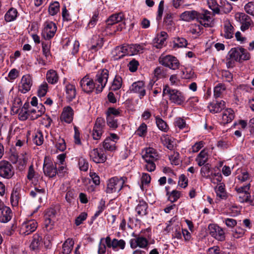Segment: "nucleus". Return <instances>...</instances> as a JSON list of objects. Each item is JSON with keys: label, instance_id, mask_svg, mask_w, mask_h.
Listing matches in <instances>:
<instances>
[{"label": "nucleus", "instance_id": "nucleus-1", "mask_svg": "<svg viewBox=\"0 0 254 254\" xmlns=\"http://www.w3.org/2000/svg\"><path fill=\"white\" fill-rule=\"evenodd\" d=\"M228 55L229 59L227 60L226 63L228 68L233 67L235 61L241 63L243 61H247L251 58L250 54L242 47L232 49Z\"/></svg>", "mask_w": 254, "mask_h": 254}, {"label": "nucleus", "instance_id": "nucleus-2", "mask_svg": "<svg viewBox=\"0 0 254 254\" xmlns=\"http://www.w3.org/2000/svg\"><path fill=\"white\" fill-rule=\"evenodd\" d=\"M168 95L170 100L178 105H182L185 101L183 94L176 89H172L168 85L164 86L163 95Z\"/></svg>", "mask_w": 254, "mask_h": 254}, {"label": "nucleus", "instance_id": "nucleus-3", "mask_svg": "<svg viewBox=\"0 0 254 254\" xmlns=\"http://www.w3.org/2000/svg\"><path fill=\"white\" fill-rule=\"evenodd\" d=\"M126 178L113 177L110 179L108 182L106 188V192L113 193L119 192L122 189L125 182Z\"/></svg>", "mask_w": 254, "mask_h": 254}, {"label": "nucleus", "instance_id": "nucleus-4", "mask_svg": "<svg viewBox=\"0 0 254 254\" xmlns=\"http://www.w3.org/2000/svg\"><path fill=\"white\" fill-rule=\"evenodd\" d=\"M160 64L173 70L178 69L180 63L178 60L174 56L170 55H161L158 59Z\"/></svg>", "mask_w": 254, "mask_h": 254}, {"label": "nucleus", "instance_id": "nucleus-5", "mask_svg": "<svg viewBox=\"0 0 254 254\" xmlns=\"http://www.w3.org/2000/svg\"><path fill=\"white\" fill-rule=\"evenodd\" d=\"M109 77V71L107 69H103L99 71L96 75L95 83L96 91L98 94L102 91L106 86Z\"/></svg>", "mask_w": 254, "mask_h": 254}, {"label": "nucleus", "instance_id": "nucleus-6", "mask_svg": "<svg viewBox=\"0 0 254 254\" xmlns=\"http://www.w3.org/2000/svg\"><path fill=\"white\" fill-rule=\"evenodd\" d=\"M14 174L13 168L10 162L6 160L0 161V177L9 179Z\"/></svg>", "mask_w": 254, "mask_h": 254}, {"label": "nucleus", "instance_id": "nucleus-7", "mask_svg": "<svg viewBox=\"0 0 254 254\" xmlns=\"http://www.w3.org/2000/svg\"><path fill=\"white\" fill-rule=\"evenodd\" d=\"M44 26L42 36L45 40H49L55 36L57 27L56 24L52 21L45 22Z\"/></svg>", "mask_w": 254, "mask_h": 254}, {"label": "nucleus", "instance_id": "nucleus-8", "mask_svg": "<svg viewBox=\"0 0 254 254\" xmlns=\"http://www.w3.org/2000/svg\"><path fill=\"white\" fill-rule=\"evenodd\" d=\"M104 126V120L102 118H98L95 122L92 133L93 138L94 140L100 139L103 132Z\"/></svg>", "mask_w": 254, "mask_h": 254}, {"label": "nucleus", "instance_id": "nucleus-9", "mask_svg": "<svg viewBox=\"0 0 254 254\" xmlns=\"http://www.w3.org/2000/svg\"><path fill=\"white\" fill-rule=\"evenodd\" d=\"M208 228L209 233L212 237L220 241L225 240L224 232L219 226L216 224H210L209 225Z\"/></svg>", "mask_w": 254, "mask_h": 254}, {"label": "nucleus", "instance_id": "nucleus-10", "mask_svg": "<svg viewBox=\"0 0 254 254\" xmlns=\"http://www.w3.org/2000/svg\"><path fill=\"white\" fill-rule=\"evenodd\" d=\"M132 236L135 237V238L130 240L129 244L131 248L134 249L137 247L142 249L147 248L149 242L146 238L142 236H136L134 233H133Z\"/></svg>", "mask_w": 254, "mask_h": 254}, {"label": "nucleus", "instance_id": "nucleus-11", "mask_svg": "<svg viewBox=\"0 0 254 254\" xmlns=\"http://www.w3.org/2000/svg\"><path fill=\"white\" fill-rule=\"evenodd\" d=\"M80 86L84 92L91 93L93 89L96 88V84L92 79L85 76L80 80Z\"/></svg>", "mask_w": 254, "mask_h": 254}, {"label": "nucleus", "instance_id": "nucleus-12", "mask_svg": "<svg viewBox=\"0 0 254 254\" xmlns=\"http://www.w3.org/2000/svg\"><path fill=\"white\" fill-rule=\"evenodd\" d=\"M32 85V79L29 74H26L22 76L19 85V91L22 93L28 92Z\"/></svg>", "mask_w": 254, "mask_h": 254}, {"label": "nucleus", "instance_id": "nucleus-13", "mask_svg": "<svg viewBox=\"0 0 254 254\" xmlns=\"http://www.w3.org/2000/svg\"><path fill=\"white\" fill-rule=\"evenodd\" d=\"M37 227V223L34 220H30L22 224L20 233L24 235H28L35 231Z\"/></svg>", "mask_w": 254, "mask_h": 254}, {"label": "nucleus", "instance_id": "nucleus-14", "mask_svg": "<svg viewBox=\"0 0 254 254\" xmlns=\"http://www.w3.org/2000/svg\"><path fill=\"white\" fill-rule=\"evenodd\" d=\"M90 159L96 163H102L106 161V156L102 149L94 148L89 153Z\"/></svg>", "mask_w": 254, "mask_h": 254}, {"label": "nucleus", "instance_id": "nucleus-15", "mask_svg": "<svg viewBox=\"0 0 254 254\" xmlns=\"http://www.w3.org/2000/svg\"><path fill=\"white\" fill-rule=\"evenodd\" d=\"M103 46V38L99 36H94L91 39L90 43L88 44V50L92 53H94Z\"/></svg>", "mask_w": 254, "mask_h": 254}, {"label": "nucleus", "instance_id": "nucleus-16", "mask_svg": "<svg viewBox=\"0 0 254 254\" xmlns=\"http://www.w3.org/2000/svg\"><path fill=\"white\" fill-rule=\"evenodd\" d=\"M131 92L138 94L139 98L142 99L146 94L144 83L142 81L133 82L129 87Z\"/></svg>", "mask_w": 254, "mask_h": 254}, {"label": "nucleus", "instance_id": "nucleus-17", "mask_svg": "<svg viewBox=\"0 0 254 254\" xmlns=\"http://www.w3.org/2000/svg\"><path fill=\"white\" fill-rule=\"evenodd\" d=\"M211 12L206 10L202 13L198 12L197 20H199L200 23L205 27L211 26Z\"/></svg>", "mask_w": 254, "mask_h": 254}, {"label": "nucleus", "instance_id": "nucleus-18", "mask_svg": "<svg viewBox=\"0 0 254 254\" xmlns=\"http://www.w3.org/2000/svg\"><path fill=\"white\" fill-rule=\"evenodd\" d=\"M53 143L55 144L56 148L61 151H64L66 149L64 140L61 138L58 133H51Z\"/></svg>", "mask_w": 254, "mask_h": 254}, {"label": "nucleus", "instance_id": "nucleus-19", "mask_svg": "<svg viewBox=\"0 0 254 254\" xmlns=\"http://www.w3.org/2000/svg\"><path fill=\"white\" fill-rule=\"evenodd\" d=\"M43 171L45 175L50 178L55 177L57 173V169L56 165H54L52 163H44Z\"/></svg>", "mask_w": 254, "mask_h": 254}, {"label": "nucleus", "instance_id": "nucleus-20", "mask_svg": "<svg viewBox=\"0 0 254 254\" xmlns=\"http://www.w3.org/2000/svg\"><path fill=\"white\" fill-rule=\"evenodd\" d=\"M142 158L145 162L155 161L158 159L157 151L153 148H146L145 152L142 155Z\"/></svg>", "mask_w": 254, "mask_h": 254}, {"label": "nucleus", "instance_id": "nucleus-21", "mask_svg": "<svg viewBox=\"0 0 254 254\" xmlns=\"http://www.w3.org/2000/svg\"><path fill=\"white\" fill-rule=\"evenodd\" d=\"M73 111L70 107L64 108L61 116V120L67 124L70 123L73 120Z\"/></svg>", "mask_w": 254, "mask_h": 254}, {"label": "nucleus", "instance_id": "nucleus-22", "mask_svg": "<svg viewBox=\"0 0 254 254\" xmlns=\"http://www.w3.org/2000/svg\"><path fill=\"white\" fill-rule=\"evenodd\" d=\"M168 37L167 33L165 31H162L158 34L153 40L154 47L157 49H161L164 45L165 42Z\"/></svg>", "mask_w": 254, "mask_h": 254}, {"label": "nucleus", "instance_id": "nucleus-23", "mask_svg": "<svg viewBox=\"0 0 254 254\" xmlns=\"http://www.w3.org/2000/svg\"><path fill=\"white\" fill-rule=\"evenodd\" d=\"M239 17L240 22L242 23L241 30L244 31L248 29L252 22L250 17L244 13H240Z\"/></svg>", "mask_w": 254, "mask_h": 254}, {"label": "nucleus", "instance_id": "nucleus-24", "mask_svg": "<svg viewBox=\"0 0 254 254\" xmlns=\"http://www.w3.org/2000/svg\"><path fill=\"white\" fill-rule=\"evenodd\" d=\"M225 102L221 100L215 103H210L208 106V108L211 113L215 114L220 112L225 108Z\"/></svg>", "mask_w": 254, "mask_h": 254}, {"label": "nucleus", "instance_id": "nucleus-25", "mask_svg": "<svg viewBox=\"0 0 254 254\" xmlns=\"http://www.w3.org/2000/svg\"><path fill=\"white\" fill-rule=\"evenodd\" d=\"M197 15L198 12L195 10L186 11L181 14L180 18L182 20L190 22L195 18L197 20Z\"/></svg>", "mask_w": 254, "mask_h": 254}, {"label": "nucleus", "instance_id": "nucleus-26", "mask_svg": "<svg viewBox=\"0 0 254 254\" xmlns=\"http://www.w3.org/2000/svg\"><path fill=\"white\" fill-rule=\"evenodd\" d=\"M66 98L68 101H71L74 99L76 95L75 87L71 84H68L65 86Z\"/></svg>", "mask_w": 254, "mask_h": 254}, {"label": "nucleus", "instance_id": "nucleus-27", "mask_svg": "<svg viewBox=\"0 0 254 254\" xmlns=\"http://www.w3.org/2000/svg\"><path fill=\"white\" fill-rule=\"evenodd\" d=\"M124 19V15L123 13L120 12L111 15L107 20L106 22L108 25H113L121 22Z\"/></svg>", "mask_w": 254, "mask_h": 254}, {"label": "nucleus", "instance_id": "nucleus-28", "mask_svg": "<svg viewBox=\"0 0 254 254\" xmlns=\"http://www.w3.org/2000/svg\"><path fill=\"white\" fill-rule=\"evenodd\" d=\"M1 211V215L0 217V221L2 223L8 222L12 217V213L10 208L5 206L3 207Z\"/></svg>", "mask_w": 254, "mask_h": 254}, {"label": "nucleus", "instance_id": "nucleus-29", "mask_svg": "<svg viewBox=\"0 0 254 254\" xmlns=\"http://www.w3.org/2000/svg\"><path fill=\"white\" fill-rule=\"evenodd\" d=\"M46 79L49 83L54 84L58 82L59 76L55 70L51 69L47 71Z\"/></svg>", "mask_w": 254, "mask_h": 254}, {"label": "nucleus", "instance_id": "nucleus-30", "mask_svg": "<svg viewBox=\"0 0 254 254\" xmlns=\"http://www.w3.org/2000/svg\"><path fill=\"white\" fill-rule=\"evenodd\" d=\"M207 160L208 154L204 150L201 151L195 159V161L197 162L199 166H202L206 164Z\"/></svg>", "mask_w": 254, "mask_h": 254}, {"label": "nucleus", "instance_id": "nucleus-31", "mask_svg": "<svg viewBox=\"0 0 254 254\" xmlns=\"http://www.w3.org/2000/svg\"><path fill=\"white\" fill-rule=\"evenodd\" d=\"M148 205L144 201H139L135 208L137 214L140 216L145 215L147 213Z\"/></svg>", "mask_w": 254, "mask_h": 254}, {"label": "nucleus", "instance_id": "nucleus-32", "mask_svg": "<svg viewBox=\"0 0 254 254\" xmlns=\"http://www.w3.org/2000/svg\"><path fill=\"white\" fill-rule=\"evenodd\" d=\"M74 245V241L72 239H67L63 245V253L69 254Z\"/></svg>", "mask_w": 254, "mask_h": 254}, {"label": "nucleus", "instance_id": "nucleus-33", "mask_svg": "<svg viewBox=\"0 0 254 254\" xmlns=\"http://www.w3.org/2000/svg\"><path fill=\"white\" fill-rule=\"evenodd\" d=\"M217 197L222 199L227 198V193L225 189V185L223 183H220L215 189Z\"/></svg>", "mask_w": 254, "mask_h": 254}, {"label": "nucleus", "instance_id": "nucleus-34", "mask_svg": "<svg viewBox=\"0 0 254 254\" xmlns=\"http://www.w3.org/2000/svg\"><path fill=\"white\" fill-rule=\"evenodd\" d=\"M17 16V11L15 8H11L6 13L4 16L5 20L6 22L14 21Z\"/></svg>", "mask_w": 254, "mask_h": 254}, {"label": "nucleus", "instance_id": "nucleus-35", "mask_svg": "<svg viewBox=\"0 0 254 254\" xmlns=\"http://www.w3.org/2000/svg\"><path fill=\"white\" fill-rule=\"evenodd\" d=\"M103 147L105 150L113 151L116 149L115 142L110 137H107L103 142Z\"/></svg>", "mask_w": 254, "mask_h": 254}, {"label": "nucleus", "instance_id": "nucleus-36", "mask_svg": "<svg viewBox=\"0 0 254 254\" xmlns=\"http://www.w3.org/2000/svg\"><path fill=\"white\" fill-rule=\"evenodd\" d=\"M169 187H166L165 189L167 190L166 195L168 196V200L171 202L176 201L181 196V193L180 191L177 190H173L171 193L168 191Z\"/></svg>", "mask_w": 254, "mask_h": 254}, {"label": "nucleus", "instance_id": "nucleus-37", "mask_svg": "<svg viewBox=\"0 0 254 254\" xmlns=\"http://www.w3.org/2000/svg\"><path fill=\"white\" fill-rule=\"evenodd\" d=\"M51 43L50 41H43L42 42L43 54L47 59H49L51 57L50 51Z\"/></svg>", "mask_w": 254, "mask_h": 254}, {"label": "nucleus", "instance_id": "nucleus-38", "mask_svg": "<svg viewBox=\"0 0 254 254\" xmlns=\"http://www.w3.org/2000/svg\"><path fill=\"white\" fill-rule=\"evenodd\" d=\"M234 113L231 109H227L223 113L222 119L226 123L231 122L234 119Z\"/></svg>", "mask_w": 254, "mask_h": 254}, {"label": "nucleus", "instance_id": "nucleus-39", "mask_svg": "<svg viewBox=\"0 0 254 254\" xmlns=\"http://www.w3.org/2000/svg\"><path fill=\"white\" fill-rule=\"evenodd\" d=\"M164 24L167 29L171 30L174 26V22L173 21V16L171 13L166 14L164 18Z\"/></svg>", "mask_w": 254, "mask_h": 254}, {"label": "nucleus", "instance_id": "nucleus-40", "mask_svg": "<svg viewBox=\"0 0 254 254\" xmlns=\"http://www.w3.org/2000/svg\"><path fill=\"white\" fill-rule=\"evenodd\" d=\"M155 120L157 126L159 129L164 132H167L169 129V127L166 123L158 116L156 117Z\"/></svg>", "mask_w": 254, "mask_h": 254}, {"label": "nucleus", "instance_id": "nucleus-41", "mask_svg": "<svg viewBox=\"0 0 254 254\" xmlns=\"http://www.w3.org/2000/svg\"><path fill=\"white\" fill-rule=\"evenodd\" d=\"M122 85V78L119 75H116L112 82L111 89L114 91L119 90Z\"/></svg>", "mask_w": 254, "mask_h": 254}, {"label": "nucleus", "instance_id": "nucleus-42", "mask_svg": "<svg viewBox=\"0 0 254 254\" xmlns=\"http://www.w3.org/2000/svg\"><path fill=\"white\" fill-rule=\"evenodd\" d=\"M42 238L38 235H34L32 241L30 245V248L32 250L37 249L41 244Z\"/></svg>", "mask_w": 254, "mask_h": 254}, {"label": "nucleus", "instance_id": "nucleus-43", "mask_svg": "<svg viewBox=\"0 0 254 254\" xmlns=\"http://www.w3.org/2000/svg\"><path fill=\"white\" fill-rule=\"evenodd\" d=\"M220 7L221 8V10L225 13H229L233 8L231 4L226 0H222L221 1Z\"/></svg>", "mask_w": 254, "mask_h": 254}, {"label": "nucleus", "instance_id": "nucleus-44", "mask_svg": "<svg viewBox=\"0 0 254 254\" xmlns=\"http://www.w3.org/2000/svg\"><path fill=\"white\" fill-rule=\"evenodd\" d=\"M224 37L227 39H231L233 37L234 34V27L230 24L228 23L224 26Z\"/></svg>", "mask_w": 254, "mask_h": 254}, {"label": "nucleus", "instance_id": "nucleus-45", "mask_svg": "<svg viewBox=\"0 0 254 254\" xmlns=\"http://www.w3.org/2000/svg\"><path fill=\"white\" fill-rule=\"evenodd\" d=\"M60 10V3L58 1H54L50 4L49 7V12L51 15H56Z\"/></svg>", "mask_w": 254, "mask_h": 254}, {"label": "nucleus", "instance_id": "nucleus-46", "mask_svg": "<svg viewBox=\"0 0 254 254\" xmlns=\"http://www.w3.org/2000/svg\"><path fill=\"white\" fill-rule=\"evenodd\" d=\"M147 125L143 123L138 127L137 130L135 131V134L140 136L144 137L147 134Z\"/></svg>", "mask_w": 254, "mask_h": 254}, {"label": "nucleus", "instance_id": "nucleus-47", "mask_svg": "<svg viewBox=\"0 0 254 254\" xmlns=\"http://www.w3.org/2000/svg\"><path fill=\"white\" fill-rule=\"evenodd\" d=\"M143 50V46L139 44H132L129 45V56L137 54Z\"/></svg>", "mask_w": 254, "mask_h": 254}, {"label": "nucleus", "instance_id": "nucleus-48", "mask_svg": "<svg viewBox=\"0 0 254 254\" xmlns=\"http://www.w3.org/2000/svg\"><path fill=\"white\" fill-rule=\"evenodd\" d=\"M174 46L178 48L186 47L188 44L187 41L184 38L177 37L174 38Z\"/></svg>", "mask_w": 254, "mask_h": 254}, {"label": "nucleus", "instance_id": "nucleus-49", "mask_svg": "<svg viewBox=\"0 0 254 254\" xmlns=\"http://www.w3.org/2000/svg\"><path fill=\"white\" fill-rule=\"evenodd\" d=\"M154 76L157 78H161L166 76V70L162 67L158 66L154 70Z\"/></svg>", "mask_w": 254, "mask_h": 254}, {"label": "nucleus", "instance_id": "nucleus-50", "mask_svg": "<svg viewBox=\"0 0 254 254\" xmlns=\"http://www.w3.org/2000/svg\"><path fill=\"white\" fill-rule=\"evenodd\" d=\"M208 4L209 8L213 10V11L217 14L220 13V5L218 4L216 0H208Z\"/></svg>", "mask_w": 254, "mask_h": 254}, {"label": "nucleus", "instance_id": "nucleus-51", "mask_svg": "<svg viewBox=\"0 0 254 254\" xmlns=\"http://www.w3.org/2000/svg\"><path fill=\"white\" fill-rule=\"evenodd\" d=\"M98 15L99 12L98 11H95L93 12V15L88 22L87 28H92L96 25L98 20Z\"/></svg>", "mask_w": 254, "mask_h": 254}, {"label": "nucleus", "instance_id": "nucleus-52", "mask_svg": "<svg viewBox=\"0 0 254 254\" xmlns=\"http://www.w3.org/2000/svg\"><path fill=\"white\" fill-rule=\"evenodd\" d=\"M112 248L115 249L117 248H120L122 250H124L125 248L126 242L124 240L121 239L118 240L117 239L113 240Z\"/></svg>", "mask_w": 254, "mask_h": 254}, {"label": "nucleus", "instance_id": "nucleus-53", "mask_svg": "<svg viewBox=\"0 0 254 254\" xmlns=\"http://www.w3.org/2000/svg\"><path fill=\"white\" fill-rule=\"evenodd\" d=\"M112 54L114 58V60H117L123 58L124 56L123 55V51L120 46H117L112 51Z\"/></svg>", "mask_w": 254, "mask_h": 254}, {"label": "nucleus", "instance_id": "nucleus-54", "mask_svg": "<svg viewBox=\"0 0 254 254\" xmlns=\"http://www.w3.org/2000/svg\"><path fill=\"white\" fill-rule=\"evenodd\" d=\"M48 85L46 82L42 83L38 90V96L39 97H44L46 95L48 91Z\"/></svg>", "mask_w": 254, "mask_h": 254}, {"label": "nucleus", "instance_id": "nucleus-55", "mask_svg": "<svg viewBox=\"0 0 254 254\" xmlns=\"http://www.w3.org/2000/svg\"><path fill=\"white\" fill-rule=\"evenodd\" d=\"M19 193L17 190L13 191L10 196V201L12 206H16L18 204Z\"/></svg>", "mask_w": 254, "mask_h": 254}, {"label": "nucleus", "instance_id": "nucleus-56", "mask_svg": "<svg viewBox=\"0 0 254 254\" xmlns=\"http://www.w3.org/2000/svg\"><path fill=\"white\" fill-rule=\"evenodd\" d=\"M107 124L109 127L113 128H116L118 127L117 120L114 119V117L106 116Z\"/></svg>", "mask_w": 254, "mask_h": 254}, {"label": "nucleus", "instance_id": "nucleus-57", "mask_svg": "<svg viewBox=\"0 0 254 254\" xmlns=\"http://www.w3.org/2000/svg\"><path fill=\"white\" fill-rule=\"evenodd\" d=\"M225 89L224 85L219 84L214 88V96L215 98L220 97L222 92Z\"/></svg>", "mask_w": 254, "mask_h": 254}, {"label": "nucleus", "instance_id": "nucleus-58", "mask_svg": "<svg viewBox=\"0 0 254 254\" xmlns=\"http://www.w3.org/2000/svg\"><path fill=\"white\" fill-rule=\"evenodd\" d=\"M52 122V120L49 116L43 115L41 120V124L48 128L50 127Z\"/></svg>", "mask_w": 254, "mask_h": 254}, {"label": "nucleus", "instance_id": "nucleus-59", "mask_svg": "<svg viewBox=\"0 0 254 254\" xmlns=\"http://www.w3.org/2000/svg\"><path fill=\"white\" fill-rule=\"evenodd\" d=\"M245 233V230L241 227H237L235 230L233 231L232 235L234 238L239 239L243 236Z\"/></svg>", "mask_w": 254, "mask_h": 254}, {"label": "nucleus", "instance_id": "nucleus-60", "mask_svg": "<svg viewBox=\"0 0 254 254\" xmlns=\"http://www.w3.org/2000/svg\"><path fill=\"white\" fill-rule=\"evenodd\" d=\"M121 111L114 108L110 107L106 112V116L109 115L111 117H118L120 115Z\"/></svg>", "mask_w": 254, "mask_h": 254}, {"label": "nucleus", "instance_id": "nucleus-61", "mask_svg": "<svg viewBox=\"0 0 254 254\" xmlns=\"http://www.w3.org/2000/svg\"><path fill=\"white\" fill-rule=\"evenodd\" d=\"M78 165L80 170L86 171L88 169V163L87 161L83 158H80L78 161Z\"/></svg>", "mask_w": 254, "mask_h": 254}, {"label": "nucleus", "instance_id": "nucleus-62", "mask_svg": "<svg viewBox=\"0 0 254 254\" xmlns=\"http://www.w3.org/2000/svg\"><path fill=\"white\" fill-rule=\"evenodd\" d=\"M244 8L247 13L254 15V3L253 2H248L245 5Z\"/></svg>", "mask_w": 254, "mask_h": 254}, {"label": "nucleus", "instance_id": "nucleus-63", "mask_svg": "<svg viewBox=\"0 0 254 254\" xmlns=\"http://www.w3.org/2000/svg\"><path fill=\"white\" fill-rule=\"evenodd\" d=\"M175 126L180 129H183L186 126L185 121L181 118H177L174 122Z\"/></svg>", "mask_w": 254, "mask_h": 254}, {"label": "nucleus", "instance_id": "nucleus-64", "mask_svg": "<svg viewBox=\"0 0 254 254\" xmlns=\"http://www.w3.org/2000/svg\"><path fill=\"white\" fill-rule=\"evenodd\" d=\"M188 183V180L187 178L184 174L181 175L179 177L178 185L180 187L185 188L187 187Z\"/></svg>", "mask_w": 254, "mask_h": 254}]
</instances>
